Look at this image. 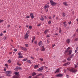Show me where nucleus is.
<instances>
[{
  "instance_id": "052dcab7",
  "label": "nucleus",
  "mask_w": 78,
  "mask_h": 78,
  "mask_svg": "<svg viewBox=\"0 0 78 78\" xmlns=\"http://www.w3.org/2000/svg\"><path fill=\"white\" fill-rule=\"evenodd\" d=\"M44 19H47L46 16H44Z\"/></svg>"
},
{
  "instance_id": "7c9ffc66",
  "label": "nucleus",
  "mask_w": 78,
  "mask_h": 78,
  "mask_svg": "<svg viewBox=\"0 0 78 78\" xmlns=\"http://www.w3.org/2000/svg\"><path fill=\"white\" fill-rule=\"evenodd\" d=\"M42 75V74L40 73L37 75V76H41V75Z\"/></svg>"
},
{
  "instance_id": "4468645a",
  "label": "nucleus",
  "mask_w": 78,
  "mask_h": 78,
  "mask_svg": "<svg viewBox=\"0 0 78 78\" xmlns=\"http://www.w3.org/2000/svg\"><path fill=\"white\" fill-rule=\"evenodd\" d=\"M30 16L31 17V18H32V19H33L34 18V16H33V13H32L30 14Z\"/></svg>"
},
{
  "instance_id": "f03ea898",
  "label": "nucleus",
  "mask_w": 78,
  "mask_h": 78,
  "mask_svg": "<svg viewBox=\"0 0 78 78\" xmlns=\"http://www.w3.org/2000/svg\"><path fill=\"white\" fill-rule=\"evenodd\" d=\"M5 73L6 74V76H10V75L9 74H11V72L10 71H7L5 72Z\"/></svg>"
},
{
  "instance_id": "cd10ccee",
  "label": "nucleus",
  "mask_w": 78,
  "mask_h": 78,
  "mask_svg": "<svg viewBox=\"0 0 78 78\" xmlns=\"http://www.w3.org/2000/svg\"><path fill=\"white\" fill-rule=\"evenodd\" d=\"M18 70H19V68H18V66L16 67V68L15 69V70L16 71Z\"/></svg>"
},
{
  "instance_id": "a211bd4d",
  "label": "nucleus",
  "mask_w": 78,
  "mask_h": 78,
  "mask_svg": "<svg viewBox=\"0 0 78 78\" xmlns=\"http://www.w3.org/2000/svg\"><path fill=\"white\" fill-rule=\"evenodd\" d=\"M59 33H62V30H61V28H59Z\"/></svg>"
},
{
  "instance_id": "de8ad7c7",
  "label": "nucleus",
  "mask_w": 78,
  "mask_h": 78,
  "mask_svg": "<svg viewBox=\"0 0 78 78\" xmlns=\"http://www.w3.org/2000/svg\"><path fill=\"white\" fill-rule=\"evenodd\" d=\"M18 69H20V70H21L22 69V68L20 67H18Z\"/></svg>"
},
{
  "instance_id": "b1692460",
  "label": "nucleus",
  "mask_w": 78,
  "mask_h": 78,
  "mask_svg": "<svg viewBox=\"0 0 78 78\" xmlns=\"http://www.w3.org/2000/svg\"><path fill=\"white\" fill-rule=\"evenodd\" d=\"M39 60L41 61V62H42L43 61H44V59L42 58H39Z\"/></svg>"
},
{
  "instance_id": "bb28decb",
  "label": "nucleus",
  "mask_w": 78,
  "mask_h": 78,
  "mask_svg": "<svg viewBox=\"0 0 78 78\" xmlns=\"http://www.w3.org/2000/svg\"><path fill=\"white\" fill-rule=\"evenodd\" d=\"M28 60V58H24L23 60V61H27Z\"/></svg>"
},
{
  "instance_id": "412c9836",
  "label": "nucleus",
  "mask_w": 78,
  "mask_h": 78,
  "mask_svg": "<svg viewBox=\"0 0 78 78\" xmlns=\"http://www.w3.org/2000/svg\"><path fill=\"white\" fill-rule=\"evenodd\" d=\"M48 31V30H46L45 31H44V34H47V32Z\"/></svg>"
},
{
  "instance_id": "37998d69",
  "label": "nucleus",
  "mask_w": 78,
  "mask_h": 78,
  "mask_svg": "<svg viewBox=\"0 0 78 78\" xmlns=\"http://www.w3.org/2000/svg\"><path fill=\"white\" fill-rule=\"evenodd\" d=\"M7 28H9V27H10V25L9 24L7 25Z\"/></svg>"
},
{
  "instance_id": "473e14b6",
  "label": "nucleus",
  "mask_w": 78,
  "mask_h": 78,
  "mask_svg": "<svg viewBox=\"0 0 78 78\" xmlns=\"http://www.w3.org/2000/svg\"><path fill=\"white\" fill-rule=\"evenodd\" d=\"M18 55H19V56H21V55H22V54H21V52H19Z\"/></svg>"
},
{
  "instance_id": "bf43d9fd",
  "label": "nucleus",
  "mask_w": 78,
  "mask_h": 78,
  "mask_svg": "<svg viewBox=\"0 0 78 78\" xmlns=\"http://www.w3.org/2000/svg\"><path fill=\"white\" fill-rule=\"evenodd\" d=\"M51 21H49L48 22V23H51Z\"/></svg>"
},
{
  "instance_id": "c9c22d12",
  "label": "nucleus",
  "mask_w": 78,
  "mask_h": 78,
  "mask_svg": "<svg viewBox=\"0 0 78 78\" xmlns=\"http://www.w3.org/2000/svg\"><path fill=\"white\" fill-rule=\"evenodd\" d=\"M26 18L27 19H29V18H30V16H27L26 17Z\"/></svg>"
},
{
  "instance_id": "13d9d810",
  "label": "nucleus",
  "mask_w": 78,
  "mask_h": 78,
  "mask_svg": "<svg viewBox=\"0 0 78 78\" xmlns=\"http://www.w3.org/2000/svg\"><path fill=\"white\" fill-rule=\"evenodd\" d=\"M55 44H54L53 45H52V47L53 48L55 47Z\"/></svg>"
},
{
  "instance_id": "e433bc0d",
  "label": "nucleus",
  "mask_w": 78,
  "mask_h": 78,
  "mask_svg": "<svg viewBox=\"0 0 78 78\" xmlns=\"http://www.w3.org/2000/svg\"><path fill=\"white\" fill-rule=\"evenodd\" d=\"M3 22V20H0V23H2V22Z\"/></svg>"
},
{
  "instance_id": "ea45409f",
  "label": "nucleus",
  "mask_w": 78,
  "mask_h": 78,
  "mask_svg": "<svg viewBox=\"0 0 78 78\" xmlns=\"http://www.w3.org/2000/svg\"><path fill=\"white\" fill-rule=\"evenodd\" d=\"M29 28H30V30H31V28H32V27L31 26H29Z\"/></svg>"
},
{
  "instance_id": "20e7f679",
  "label": "nucleus",
  "mask_w": 78,
  "mask_h": 78,
  "mask_svg": "<svg viewBox=\"0 0 78 78\" xmlns=\"http://www.w3.org/2000/svg\"><path fill=\"white\" fill-rule=\"evenodd\" d=\"M50 3L51 5L52 6H54V5H55L56 4H57V3L54 2L52 0H50Z\"/></svg>"
},
{
  "instance_id": "a18cd8bd",
  "label": "nucleus",
  "mask_w": 78,
  "mask_h": 78,
  "mask_svg": "<svg viewBox=\"0 0 78 78\" xmlns=\"http://www.w3.org/2000/svg\"><path fill=\"white\" fill-rule=\"evenodd\" d=\"M47 43L48 44H49V43H50V41L48 40H47Z\"/></svg>"
},
{
  "instance_id": "49530a36",
  "label": "nucleus",
  "mask_w": 78,
  "mask_h": 78,
  "mask_svg": "<svg viewBox=\"0 0 78 78\" xmlns=\"http://www.w3.org/2000/svg\"><path fill=\"white\" fill-rule=\"evenodd\" d=\"M78 41V39L76 38L75 40V41Z\"/></svg>"
},
{
  "instance_id": "ddd939ff",
  "label": "nucleus",
  "mask_w": 78,
  "mask_h": 78,
  "mask_svg": "<svg viewBox=\"0 0 78 78\" xmlns=\"http://www.w3.org/2000/svg\"><path fill=\"white\" fill-rule=\"evenodd\" d=\"M59 69H58L56 70L55 72V73H59Z\"/></svg>"
},
{
  "instance_id": "aec40b11",
  "label": "nucleus",
  "mask_w": 78,
  "mask_h": 78,
  "mask_svg": "<svg viewBox=\"0 0 78 78\" xmlns=\"http://www.w3.org/2000/svg\"><path fill=\"white\" fill-rule=\"evenodd\" d=\"M70 48L68 47V48L67 49V50L65 51V53H67L68 52V51H69V50Z\"/></svg>"
},
{
  "instance_id": "e2e57ef3",
  "label": "nucleus",
  "mask_w": 78,
  "mask_h": 78,
  "mask_svg": "<svg viewBox=\"0 0 78 78\" xmlns=\"http://www.w3.org/2000/svg\"><path fill=\"white\" fill-rule=\"evenodd\" d=\"M3 36V34H0V36Z\"/></svg>"
},
{
  "instance_id": "6e6552de",
  "label": "nucleus",
  "mask_w": 78,
  "mask_h": 78,
  "mask_svg": "<svg viewBox=\"0 0 78 78\" xmlns=\"http://www.w3.org/2000/svg\"><path fill=\"white\" fill-rule=\"evenodd\" d=\"M38 44L39 47H41V46L42 45V41H40L39 42Z\"/></svg>"
},
{
  "instance_id": "79ce46f5",
  "label": "nucleus",
  "mask_w": 78,
  "mask_h": 78,
  "mask_svg": "<svg viewBox=\"0 0 78 78\" xmlns=\"http://www.w3.org/2000/svg\"><path fill=\"white\" fill-rule=\"evenodd\" d=\"M46 37H50V35H49L48 34L46 36Z\"/></svg>"
},
{
  "instance_id": "6e6d98bb",
  "label": "nucleus",
  "mask_w": 78,
  "mask_h": 78,
  "mask_svg": "<svg viewBox=\"0 0 78 78\" xmlns=\"http://www.w3.org/2000/svg\"><path fill=\"white\" fill-rule=\"evenodd\" d=\"M75 68H76V67H77V66L76 65H75Z\"/></svg>"
},
{
  "instance_id": "a878e982",
  "label": "nucleus",
  "mask_w": 78,
  "mask_h": 78,
  "mask_svg": "<svg viewBox=\"0 0 78 78\" xmlns=\"http://www.w3.org/2000/svg\"><path fill=\"white\" fill-rule=\"evenodd\" d=\"M69 55H71V53H72V50H71L70 51H69Z\"/></svg>"
},
{
  "instance_id": "c03bdc74",
  "label": "nucleus",
  "mask_w": 78,
  "mask_h": 78,
  "mask_svg": "<svg viewBox=\"0 0 78 78\" xmlns=\"http://www.w3.org/2000/svg\"><path fill=\"white\" fill-rule=\"evenodd\" d=\"M64 27H67V24H64L63 25Z\"/></svg>"
},
{
  "instance_id": "8fccbe9b",
  "label": "nucleus",
  "mask_w": 78,
  "mask_h": 78,
  "mask_svg": "<svg viewBox=\"0 0 78 78\" xmlns=\"http://www.w3.org/2000/svg\"><path fill=\"white\" fill-rule=\"evenodd\" d=\"M48 18H49V19H51V16H49V17H48Z\"/></svg>"
},
{
  "instance_id": "f704fd0d",
  "label": "nucleus",
  "mask_w": 78,
  "mask_h": 78,
  "mask_svg": "<svg viewBox=\"0 0 78 78\" xmlns=\"http://www.w3.org/2000/svg\"><path fill=\"white\" fill-rule=\"evenodd\" d=\"M73 56H74V55L72 54L70 57V58H73Z\"/></svg>"
},
{
  "instance_id": "4be33fe9",
  "label": "nucleus",
  "mask_w": 78,
  "mask_h": 78,
  "mask_svg": "<svg viewBox=\"0 0 78 78\" xmlns=\"http://www.w3.org/2000/svg\"><path fill=\"white\" fill-rule=\"evenodd\" d=\"M41 18L40 19V20H41V21H44V18H43V17H42V16H41Z\"/></svg>"
},
{
  "instance_id": "3c124183",
  "label": "nucleus",
  "mask_w": 78,
  "mask_h": 78,
  "mask_svg": "<svg viewBox=\"0 0 78 78\" xmlns=\"http://www.w3.org/2000/svg\"><path fill=\"white\" fill-rule=\"evenodd\" d=\"M68 23L69 25H70V24H71V21L69 22Z\"/></svg>"
},
{
  "instance_id": "dca6fc26",
  "label": "nucleus",
  "mask_w": 78,
  "mask_h": 78,
  "mask_svg": "<svg viewBox=\"0 0 78 78\" xmlns=\"http://www.w3.org/2000/svg\"><path fill=\"white\" fill-rule=\"evenodd\" d=\"M39 66V64L38 65H36L34 66V69H37V68H38V66Z\"/></svg>"
},
{
  "instance_id": "5701e85b",
  "label": "nucleus",
  "mask_w": 78,
  "mask_h": 78,
  "mask_svg": "<svg viewBox=\"0 0 78 78\" xmlns=\"http://www.w3.org/2000/svg\"><path fill=\"white\" fill-rule=\"evenodd\" d=\"M62 15L63 17H65V16H66V13L63 12L62 13Z\"/></svg>"
},
{
  "instance_id": "393cba45",
  "label": "nucleus",
  "mask_w": 78,
  "mask_h": 78,
  "mask_svg": "<svg viewBox=\"0 0 78 78\" xmlns=\"http://www.w3.org/2000/svg\"><path fill=\"white\" fill-rule=\"evenodd\" d=\"M36 75V73H35V72H34L32 73V76H34V75Z\"/></svg>"
},
{
  "instance_id": "338daca9",
  "label": "nucleus",
  "mask_w": 78,
  "mask_h": 78,
  "mask_svg": "<svg viewBox=\"0 0 78 78\" xmlns=\"http://www.w3.org/2000/svg\"><path fill=\"white\" fill-rule=\"evenodd\" d=\"M34 78H37V76H36L35 77H34Z\"/></svg>"
},
{
  "instance_id": "0eeeda50",
  "label": "nucleus",
  "mask_w": 78,
  "mask_h": 78,
  "mask_svg": "<svg viewBox=\"0 0 78 78\" xmlns=\"http://www.w3.org/2000/svg\"><path fill=\"white\" fill-rule=\"evenodd\" d=\"M63 76V75L62 74H58L56 75V76L57 77H62Z\"/></svg>"
},
{
  "instance_id": "603ef678",
  "label": "nucleus",
  "mask_w": 78,
  "mask_h": 78,
  "mask_svg": "<svg viewBox=\"0 0 78 78\" xmlns=\"http://www.w3.org/2000/svg\"><path fill=\"white\" fill-rule=\"evenodd\" d=\"M41 23L37 25V27H40V25H41Z\"/></svg>"
},
{
  "instance_id": "0e129e2a",
  "label": "nucleus",
  "mask_w": 78,
  "mask_h": 78,
  "mask_svg": "<svg viewBox=\"0 0 78 78\" xmlns=\"http://www.w3.org/2000/svg\"><path fill=\"white\" fill-rule=\"evenodd\" d=\"M66 76L67 78H69V75H66Z\"/></svg>"
},
{
  "instance_id": "4c0bfd02",
  "label": "nucleus",
  "mask_w": 78,
  "mask_h": 78,
  "mask_svg": "<svg viewBox=\"0 0 78 78\" xmlns=\"http://www.w3.org/2000/svg\"><path fill=\"white\" fill-rule=\"evenodd\" d=\"M43 67H44V68H43V69H48V67H46L45 66H44Z\"/></svg>"
},
{
  "instance_id": "09e8293b",
  "label": "nucleus",
  "mask_w": 78,
  "mask_h": 78,
  "mask_svg": "<svg viewBox=\"0 0 78 78\" xmlns=\"http://www.w3.org/2000/svg\"><path fill=\"white\" fill-rule=\"evenodd\" d=\"M8 62L10 63L11 62V60H9L8 61Z\"/></svg>"
},
{
  "instance_id": "f257e3e1",
  "label": "nucleus",
  "mask_w": 78,
  "mask_h": 78,
  "mask_svg": "<svg viewBox=\"0 0 78 78\" xmlns=\"http://www.w3.org/2000/svg\"><path fill=\"white\" fill-rule=\"evenodd\" d=\"M15 75L12 78H19V74L18 72H15Z\"/></svg>"
},
{
  "instance_id": "9d476101",
  "label": "nucleus",
  "mask_w": 78,
  "mask_h": 78,
  "mask_svg": "<svg viewBox=\"0 0 78 78\" xmlns=\"http://www.w3.org/2000/svg\"><path fill=\"white\" fill-rule=\"evenodd\" d=\"M70 62H68L66 63H65L63 64V66H68V65H70Z\"/></svg>"
},
{
  "instance_id": "7ed1b4c3",
  "label": "nucleus",
  "mask_w": 78,
  "mask_h": 78,
  "mask_svg": "<svg viewBox=\"0 0 78 78\" xmlns=\"http://www.w3.org/2000/svg\"><path fill=\"white\" fill-rule=\"evenodd\" d=\"M70 72H74V73L75 72H76V69H74V68H72L70 69H69Z\"/></svg>"
},
{
  "instance_id": "58836bf2",
  "label": "nucleus",
  "mask_w": 78,
  "mask_h": 78,
  "mask_svg": "<svg viewBox=\"0 0 78 78\" xmlns=\"http://www.w3.org/2000/svg\"><path fill=\"white\" fill-rule=\"evenodd\" d=\"M25 47H28V44H25Z\"/></svg>"
},
{
  "instance_id": "39448f33",
  "label": "nucleus",
  "mask_w": 78,
  "mask_h": 78,
  "mask_svg": "<svg viewBox=\"0 0 78 78\" xmlns=\"http://www.w3.org/2000/svg\"><path fill=\"white\" fill-rule=\"evenodd\" d=\"M44 68V67L42 66V67L40 68L37 69L38 71L39 72H41V71H42L43 70V69Z\"/></svg>"
},
{
  "instance_id": "864d4df0",
  "label": "nucleus",
  "mask_w": 78,
  "mask_h": 78,
  "mask_svg": "<svg viewBox=\"0 0 78 78\" xmlns=\"http://www.w3.org/2000/svg\"><path fill=\"white\" fill-rule=\"evenodd\" d=\"M24 48H23L22 47L21 48V49L22 50H24Z\"/></svg>"
},
{
  "instance_id": "a19ab883",
  "label": "nucleus",
  "mask_w": 78,
  "mask_h": 78,
  "mask_svg": "<svg viewBox=\"0 0 78 78\" xmlns=\"http://www.w3.org/2000/svg\"><path fill=\"white\" fill-rule=\"evenodd\" d=\"M24 50H25V51H27V48H24Z\"/></svg>"
},
{
  "instance_id": "4d7b16f0",
  "label": "nucleus",
  "mask_w": 78,
  "mask_h": 78,
  "mask_svg": "<svg viewBox=\"0 0 78 78\" xmlns=\"http://www.w3.org/2000/svg\"><path fill=\"white\" fill-rule=\"evenodd\" d=\"M34 44L37 45V41H35L34 42Z\"/></svg>"
},
{
  "instance_id": "423d86ee",
  "label": "nucleus",
  "mask_w": 78,
  "mask_h": 78,
  "mask_svg": "<svg viewBox=\"0 0 78 78\" xmlns=\"http://www.w3.org/2000/svg\"><path fill=\"white\" fill-rule=\"evenodd\" d=\"M28 33H27L24 36V38L25 39H28Z\"/></svg>"
},
{
  "instance_id": "5fc2aeb1",
  "label": "nucleus",
  "mask_w": 78,
  "mask_h": 78,
  "mask_svg": "<svg viewBox=\"0 0 78 78\" xmlns=\"http://www.w3.org/2000/svg\"><path fill=\"white\" fill-rule=\"evenodd\" d=\"M41 64H45V62H42L41 63Z\"/></svg>"
},
{
  "instance_id": "2eb2a0df",
  "label": "nucleus",
  "mask_w": 78,
  "mask_h": 78,
  "mask_svg": "<svg viewBox=\"0 0 78 78\" xmlns=\"http://www.w3.org/2000/svg\"><path fill=\"white\" fill-rule=\"evenodd\" d=\"M35 39V37H33L32 38V42L33 43V42H34V40Z\"/></svg>"
},
{
  "instance_id": "c85d7f7f",
  "label": "nucleus",
  "mask_w": 78,
  "mask_h": 78,
  "mask_svg": "<svg viewBox=\"0 0 78 78\" xmlns=\"http://www.w3.org/2000/svg\"><path fill=\"white\" fill-rule=\"evenodd\" d=\"M70 57H69L68 58H67V60L68 61H70V60H71V59H70Z\"/></svg>"
},
{
  "instance_id": "f8f14e48",
  "label": "nucleus",
  "mask_w": 78,
  "mask_h": 78,
  "mask_svg": "<svg viewBox=\"0 0 78 78\" xmlns=\"http://www.w3.org/2000/svg\"><path fill=\"white\" fill-rule=\"evenodd\" d=\"M66 42L67 44H69L70 42V40L69 39H68L66 40Z\"/></svg>"
},
{
  "instance_id": "f3484780",
  "label": "nucleus",
  "mask_w": 78,
  "mask_h": 78,
  "mask_svg": "<svg viewBox=\"0 0 78 78\" xmlns=\"http://www.w3.org/2000/svg\"><path fill=\"white\" fill-rule=\"evenodd\" d=\"M27 62H28V63H30V64L31 63V60H27Z\"/></svg>"
},
{
  "instance_id": "1a4fd4ad",
  "label": "nucleus",
  "mask_w": 78,
  "mask_h": 78,
  "mask_svg": "<svg viewBox=\"0 0 78 78\" xmlns=\"http://www.w3.org/2000/svg\"><path fill=\"white\" fill-rule=\"evenodd\" d=\"M44 9H46V8H49V5H47V4H46L44 6Z\"/></svg>"
},
{
  "instance_id": "9b49d317",
  "label": "nucleus",
  "mask_w": 78,
  "mask_h": 78,
  "mask_svg": "<svg viewBox=\"0 0 78 78\" xmlns=\"http://www.w3.org/2000/svg\"><path fill=\"white\" fill-rule=\"evenodd\" d=\"M63 4L64 6H68V4L66 2H63Z\"/></svg>"
},
{
  "instance_id": "72a5a7b5",
  "label": "nucleus",
  "mask_w": 78,
  "mask_h": 78,
  "mask_svg": "<svg viewBox=\"0 0 78 78\" xmlns=\"http://www.w3.org/2000/svg\"><path fill=\"white\" fill-rule=\"evenodd\" d=\"M17 65H18V66H21V64H20L19 62H18L17 63Z\"/></svg>"
},
{
  "instance_id": "774afa93",
  "label": "nucleus",
  "mask_w": 78,
  "mask_h": 78,
  "mask_svg": "<svg viewBox=\"0 0 78 78\" xmlns=\"http://www.w3.org/2000/svg\"><path fill=\"white\" fill-rule=\"evenodd\" d=\"M76 50H77V51H78V47L76 48Z\"/></svg>"
},
{
  "instance_id": "680f3d73",
  "label": "nucleus",
  "mask_w": 78,
  "mask_h": 78,
  "mask_svg": "<svg viewBox=\"0 0 78 78\" xmlns=\"http://www.w3.org/2000/svg\"><path fill=\"white\" fill-rule=\"evenodd\" d=\"M17 49H14V51H17Z\"/></svg>"
},
{
  "instance_id": "c756f323",
  "label": "nucleus",
  "mask_w": 78,
  "mask_h": 78,
  "mask_svg": "<svg viewBox=\"0 0 78 78\" xmlns=\"http://www.w3.org/2000/svg\"><path fill=\"white\" fill-rule=\"evenodd\" d=\"M7 38V37H3V39L4 40H6Z\"/></svg>"
},
{
  "instance_id": "69168bd1",
  "label": "nucleus",
  "mask_w": 78,
  "mask_h": 78,
  "mask_svg": "<svg viewBox=\"0 0 78 78\" xmlns=\"http://www.w3.org/2000/svg\"><path fill=\"white\" fill-rule=\"evenodd\" d=\"M4 71H6V68H4Z\"/></svg>"
},
{
  "instance_id": "2f4dec72",
  "label": "nucleus",
  "mask_w": 78,
  "mask_h": 78,
  "mask_svg": "<svg viewBox=\"0 0 78 78\" xmlns=\"http://www.w3.org/2000/svg\"><path fill=\"white\" fill-rule=\"evenodd\" d=\"M18 58H23V56L20 55L18 56Z\"/></svg>"
},
{
  "instance_id": "6ab92c4d",
  "label": "nucleus",
  "mask_w": 78,
  "mask_h": 78,
  "mask_svg": "<svg viewBox=\"0 0 78 78\" xmlns=\"http://www.w3.org/2000/svg\"><path fill=\"white\" fill-rule=\"evenodd\" d=\"M41 51H45V48H44V46L42 47Z\"/></svg>"
}]
</instances>
